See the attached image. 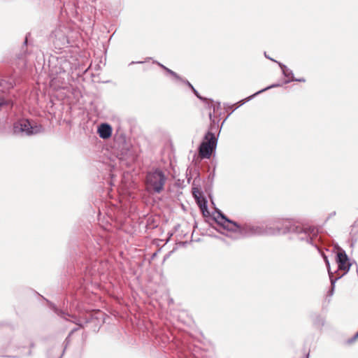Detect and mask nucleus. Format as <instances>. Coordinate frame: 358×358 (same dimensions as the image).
<instances>
[{
    "instance_id": "f257e3e1",
    "label": "nucleus",
    "mask_w": 358,
    "mask_h": 358,
    "mask_svg": "<svg viewBox=\"0 0 358 358\" xmlns=\"http://www.w3.org/2000/svg\"><path fill=\"white\" fill-rule=\"evenodd\" d=\"M215 217L217 224L228 231L238 232L241 236L260 235H278L293 233L298 236L301 241L313 244V237L317 235V230L315 227H304L296 224L289 219L278 218L269 226L245 225L241 227L236 222L229 220L221 211Z\"/></svg>"
},
{
    "instance_id": "f03ea898",
    "label": "nucleus",
    "mask_w": 358,
    "mask_h": 358,
    "mask_svg": "<svg viewBox=\"0 0 358 358\" xmlns=\"http://www.w3.org/2000/svg\"><path fill=\"white\" fill-rule=\"evenodd\" d=\"M167 178L159 169H155L148 172L145 183L146 189L150 193L160 194L164 190Z\"/></svg>"
},
{
    "instance_id": "7ed1b4c3",
    "label": "nucleus",
    "mask_w": 358,
    "mask_h": 358,
    "mask_svg": "<svg viewBox=\"0 0 358 358\" xmlns=\"http://www.w3.org/2000/svg\"><path fill=\"white\" fill-rule=\"evenodd\" d=\"M217 143V138L211 131H208L204 136V141L199 148V155L203 159H209L215 150Z\"/></svg>"
},
{
    "instance_id": "20e7f679",
    "label": "nucleus",
    "mask_w": 358,
    "mask_h": 358,
    "mask_svg": "<svg viewBox=\"0 0 358 358\" xmlns=\"http://www.w3.org/2000/svg\"><path fill=\"white\" fill-rule=\"evenodd\" d=\"M117 157L122 164L130 166L138 157V150L128 143H123L117 152Z\"/></svg>"
},
{
    "instance_id": "39448f33",
    "label": "nucleus",
    "mask_w": 358,
    "mask_h": 358,
    "mask_svg": "<svg viewBox=\"0 0 358 358\" xmlns=\"http://www.w3.org/2000/svg\"><path fill=\"white\" fill-rule=\"evenodd\" d=\"M42 127L40 125L32 126L27 119H22L14 124L13 131L15 134H21L27 136L40 133Z\"/></svg>"
},
{
    "instance_id": "423d86ee",
    "label": "nucleus",
    "mask_w": 358,
    "mask_h": 358,
    "mask_svg": "<svg viewBox=\"0 0 358 358\" xmlns=\"http://www.w3.org/2000/svg\"><path fill=\"white\" fill-rule=\"evenodd\" d=\"M67 33L68 29L64 27H60L53 31V43L56 49L62 50L68 46L69 41Z\"/></svg>"
},
{
    "instance_id": "0eeeda50",
    "label": "nucleus",
    "mask_w": 358,
    "mask_h": 358,
    "mask_svg": "<svg viewBox=\"0 0 358 358\" xmlns=\"http://www.w3.org/2000/svg\"><path fill=\"white\" fill-rule=\"evenodd\" d=\"M336 262L338 264V269L343 271V273L341 275L342 276L348 272L352 265L345 251L343 249H340L337 252Z\"/></svg>"
},
{
    "instance_id": "6e6552de",
    "label": "nucleus",
    "mask_w": 358,
    "mask_h": 358,
    "mask_svg": "<svg viewBox=\"0 0 358 358\" xmlns=\"http://www.w3.org/2000/svg\"><path fill=\"white\" fill-rule=\"evenodd\" d=\"M97 132L100 138L107 139L112 135V127L107 123H102L99 127Z\"/></svg>"
},
{
    "instance_id": "1a4fd4ad",
    "label": "nucleus",
    "mask_w": 358,
    "mask_h": 358,
    "mask_svg": "<svg viewBox=\"0 0 358 358\" xmlns=\"http://www.w3.org/2000/svg\"><path fill=\"white\" fill-rule=\"evenodd\" d=\"M278 64L279 66L280 67L284 76L288 78V80H286L284 83L285 84H287L292 81H294V73H293L292 71L290 70L289 69H288L285 64H283L280 62H278Z\"/></svg>"
},
{
    "instance_id": "9d476101",
    "label": "nucleus",
    "mask_w": 358,
    "mask_h": 358,
    "mask_svg": "<svg viewBox=\"0 0 358 358\" xmlns=\"http://www.w3.org/2000/svg\"><path fill=\"white\" fill-rule=\"evenodd\" d=\"M58 70H55L56 73H62L66 72L70 67V63L64 59H57Z\"/></svg>"
},
{
    "instance_id": "9b49d317",
    "label": "nucleus",
    "mask_w": 358,
    "mask_h": 358,
    "mask_svg": "<svg viewBox=\"0 0 358 358\" xmlns=\"http://www.w3.org/2000/svg\"><path fill=\"white\" fill-rule=\"evenodd\" d=\"M13 85L11 83H8L6 80H0V96H5L7 92L10 88H13Z\"/></svg>"
},
{
    "instance_id": "f8f14e48",
    "label": "nucleus",
    "mask_w": 358,
    "mask_h": 358,
    "mask_svg": "<svg viewBox=\"0 0 358 358\" xmlns=\"http://www.w3.org/2000/svg\"><path fill=\"white\" fill-rule=\"evenodd\" d=\"M342 277V275H338L336 278L334 277V273L331 271H329V279L331 281V289L329 291V294L332 295L334 293V287H335V283L336 282Z\"/></svg>"
},
{
    "instance_id": "ddd939ff",
    "label": "nucleus",
    "mask_w": 358,
    "mask_h": 358,
    "mask_svg": "<svg viewBox=\"0 0 358 358\" xmlns=\"http://www.w3.org/2000/svg\"><path fill=\"white\" fill-rule=\"evenodd\" d=\"M279 86H280V84H273V85H271L270 86H268V87L261 90L257 92L256 93H255L254 94H252V96L248 97V100H250L251 98L254 97L257 94H260V93H262V92H264V91H266L267 90H269V89H271V88H273V87H279Z\"/></svg>"
},
{
    "instance_id": "4468645a",
    "label": "nucleus",
    "mask_w": 358,
    "mask_h": 358,
    "mask_svg": "<svg viewBox=\"0 0 358 358\" xmlns=\"http://www.w3.org/2000/svg\"><path fill=\"white\" fill-rule=\"evenodd\" d=\"M3 106H13L11 100L6 99L5 96H0V108Z\"/></svg>"
},
{
    "instance_id": "2eb2a0df",
    "label": "nucleus",
    "mask_w": 358,
    "mask_h": 358,
    "mask_svg": "<svg viewBox=\"0 0 358 358\" xmlns=\"http://www.w3.org/2000/svg\"><path fill=\"white\" fill-rule=\"evenodd\" d=\"M194 193V195L195 196L196 199H197V202H198V204L199 205L201 209L202 210H204V209H206L207 208V201L206 200H205L204 199H203V200L201 201L198 198H197V196L195 194V192H193Z\"/></svg>"
},
{
    "instance_id": "dca6fc26",
    "label": "nucleus",
    "mask_w": 358,
    "mask_h": 358,
    "mask_svg": "<svg viewBox=\"0 0 358 358\" xmlns=\"http://www.w3.org/2000/svg\"><path fill=\"white\" fill-rule=\"evenodd\" d=\"M54 310H55V313H57L58 315H59L60 317H62L63 318H66V315H69L67 313H64V311H62L61 310L57 309V308H55Z\"/></svg>"
},
{
    "instance_id": "f3484780",
    "label": "nucleus",
    "mask_w": 358,
    "mask_h": 358,
    "mask_svg": "<svg viewBox=\"0 0 358 358\" xmlns=\"http://www.w3.org/2000/svg\"><path fill=\"white\" fill-rule=\"evenodd\" d=\"M323 258H324V260L327 264V269H328V273H329V271H331L330 270V265H329V262L328 260V258L325 255H323Z\"/></svg>"
},
{
    "instance_id": "a211bd4d",
    "label": "nucleus",
    "mask_w": 358,
    "mask_h": 358,
    "mask_svg": "<svg viewBox=\"0 0 358 358\" xmlns=\"http://www.w3.org/2000/svg\"><path fill=\"white\" fill-rule=\"evenodd\" d=\"M157 64H158L160 67H162L163 69H164V70H165L168 73H169V74L173 71L172 70H171V69H168L167 67H166L165 66H164L163 64H160V63H159V62H157Z\"/></svg>"
},
{
    "instance_id": "6ab92c4d",
    "label": "nucleus",
    "mask_w": 358,
    "mask_h": 358,
    "mask_svg": "<svg viewBox=\"0 0 358 358\" xmlns=\"http://www.w3.org/2000/svg\"><path fill=\"white\" fill-rule=\"evenodd\" d=\"M171 76H172L173 77H174L176 80H182V78L180 77V76H178L176 72H174L173 71L170 73Z\"/></svg>"
},
{
    "instance_id": "aec40b11",
    "label": "nucleus",
    "mask_w": 358,
    "mask_h": 358,
    "mask_svg": "<svg viewBox=\"0 0 358 358\" xmlns=\"http://www.w3.org/2000/svg\"><path fill=\"white\" fill-rule=\"evenodd\" d=\"M192 91L194 93V94L201 100H204V98H203L202 96H201L199 95V94L198 93V92L194 88L192 87Z\"/></svg>"
},
{
    "instance_id": "412c9836",
    "label": "nucleus",
    "mask_w": 358,
    "mask_h": 358,
    "mask_svg": "<svg viewBox=\"0 0 358 358\" xmlns=\"http://www.w3.org/2000/svg\"><path fill=\"white\" fill-rule=\"evenodd\" d=\"M358 338V332L351 338L348 341L349 343H352L354 341H355Z\"/></svg>"
},
{
    "instance_id": "4be33fe9",
    "label": "nucleus",
    "mask_w": 358,
    "mask_h": 358,
    "mask_svg": "<svg viewBox=\"0 0 358 358\" xmlns=\"http://www.w3.org/2000/svg\"><path fill=\"white\" fill-rule=\"evenodd\" d=\"M264 56H265L266 58H268V59H270V60H271V61H273V62H276V63H278V62H277L276 60H275V59H273L271 58L270 57H268V55H266V52H264Z\"/></svg>"
},
{
    "instance_id": "5701e85b",
    "label": "nucleus",
    "mask_w": 358,
    "mask_h": 358,
    "mask_svg": "<svg viewBox=\"0 0 358 358\" xmlns=\"http://www.w3.org/2000/svg\"><path fill=\"white\" fill-rule=\"evenodd\" d=\"M294 81L303 82V83H304V82L306 81V80H305L303 78H294Z\"/></svg>"
},
{
    "instance_id": "b1692460",
    "label": "nucleus",
    "mask_w": 358,
    "mask_h": 358,
    "mask_svg": "<svg viewBox=\"0 0 358 358\" xmlns=\"http://www.w3.org/2000/svg\"><path fill=\"white\" fill-rule=\"evenodd\" d=\"M75 330H72L71 333L69 334V336L66 338L65 341L66 342V344L69 343V337L74 332Z\"/></svg>"
},
{
    "instance_id": "393cba45",
    "label": "nucleus",
    "mask_w": 358,
    "mask_h": 358,
    "mask_svg": "<svg viewBox=\"0 0 358 358\" xmlns=\"http://www.w3.org/2000/svg\"><path fill=\"white\" fill-rule=\"evenodd\" d=\"M209 118L213 122V123H215V120H213V115L211 113H209Z\"/></svg>"
},
{
    "instance_id": "a878e982",
    "label": "nucleus",
    "mask_w": 358,
    "mask_h": 358,
    "mask_svg": "<svg viewBox=\"0 0 358 358\" xmlns=\"http://www.w3.org/2000/svg\"><path fill=\"white\" fill-rule=\"evenodd\" d=\"M186 83H187V85L189 87H191V89L192 90V87H193V86L189 83V82L186 81Z\"/></svg>"
},
{
    "instance_id": "bb28decb",
    "label": "nucleus",
    "mask_w": 358,
    "mask_h": 358,
    "mask_svg": "<svg viewBox=\"0 0 358 358\" xmlns=\"http://www.w3.org/2000/svg\"><path fill=\"white\" fill-rule=\"evenodd\" d=\"M27 39L26 38L24 41V45H27Z\"/></svg>"
},
{
    "instance_id": "cd10ccee",
    "label": "nucleus",
    "mask_w": 358,
    "mask_h": 358,
    "mask_svg": "<svg viewBox=\"0 0 358 358\" xmlns=\"http://www.w3.org/2000/svg\"><path fill=\"white\" fill-rule=\"evenodd\" d=\"M18 58H19V59L22 58V55H18Z\"/></svg>"
},
{
    "instance_id": "c85d7f7f",
    "label": "nucleus",
    "mask_w": 358,
    "mask_h": 358,
    "mask_svg": "<svg viewBox=\"0 0 358 358\" xmlns=\"http://www.w3.org/2000/svg\"><path fill=\"white\" fill-rule=\"evenodd\" d=\"M55 80V78H52V79L51 80V82L52 83V84L54 83Z\"/></svg>"
}]
</instances>
